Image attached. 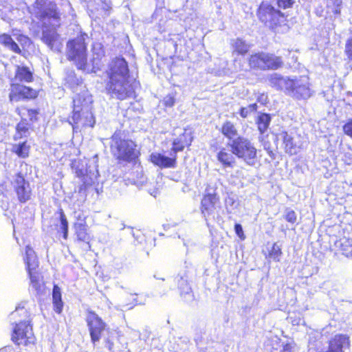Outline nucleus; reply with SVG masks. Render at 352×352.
<instances>
[{
  "instance_id": "53",
  "label": "nucleus",
  "mask_w": 352,
  "mask_h": 352,
  "mask_svg": "<svg viewBox=\"0 0 352 352\" xmlns=\"http://www.w3.org/2000/svg\"><path fill=\"white\" fill-rule=\"evenodd\" d=\"M348 95L352 96V92H349Z\"/></svg>"
},
{
  "instance_id": "5",
  "label": "nucleus",
  "mask_w": 352,
  "mask_h": 352,
  "mask_svg": "<svg viewBox=\"0 0 352 352\" xmlns=\"http://www.w3.org/2000/svg\"><path fill=\"white\" fill-rule=\"evenodd\" d=\"M248 63L250 68L263 71L276 70L283 66L281 56L265 52L251 54L248 58Z\"/></svg>"
},
{
  "instance_id": "44",
  "label": "nucleus",
  "mask_w": 352,
  "mask_h": 352,
  "mask_svg": "<svg viewBox=\"0 0 352 352\" xmlns=\"http://www.w3.org/2000/svg\"><path fill=\"white\" fill-rule=\"evenodd\" d=\"M294 3L293 0H276L278 7L283 9L290 8Z\"/></svg>"
},
{
  "instance_id": "17",
  "label": "nucleus",
  "mask_w": 352,
  "mask_h": 352,
  "mask_svg": "<svg viewBox=\"0 0 352 352\" xmlns=\"http://www.w3.org/2000/svg\"><path fill=\"white\" fill-rule=\"evenodd\" d=\"M170 155L169 157L161 153H153L150 155V160L152 163L162 168H175L176 166L177 155H175L171 151Z\"/></svg>"
},
{
  "instance_id": "14",
  "label": "nucleus",
  "mask_w": 352,
  "mask_h": 352,
  "mask_svg": "<svg viewBox=\"0 0 352 352\" xmlns=\"http://www.w3.org/2000/svg\"><path fill=\"white\" fill-rule=\"evenodd\" d=\"M128 63L123 58H116L109 63L107 74L109 80L129 78Z\"/></svg>"
},
{
  "instance_id": "25",
  "label": "nucleus",
  "mask_w": 352,
  "mask_h": 352,
  "mask_svg": "<svg viewBox=\"0 0 352 352\" xmlns=\"http://www.w3.org/2000/svg\"><path fill=\"white\" fill-rule=\"evenodd\" d=\"M91 109H87L86 110L81 111V120L76 124V130L79 129L80 125L85 127H94L95 124V119Z\"/></svg>"
},
{
  "instance_id": "36",
  "label": "nucleus",
  "mask_w": 352,
  "mask_h": 352,
  "mask_svg": "<svg viewBox=\"0 0 352 352\" xmlns=\"http://www.w3.org/2000/svg\"><path fill=\"white\" fill-rule=\"evenodd\" d=\"M60 229L63 233V238L67 239L68 236V222L66 216L62 210L60 211Z\"/></svg>"
},
{
  "instance_id": "26",
  "label": "nucleus",
  "mask_w": 352,
  "mask_h": 352,
  "mask_svg": "<svg viewBox=\"0 0 352 352\" xmlns=\"http://www.w3.org/2000/svg\"><path fill=\"white\" fill-rule=\"evenodd\" d=\"M0 43L4 45L8 50L15 53L20 54L21 52L19 45L13 41V39L9 34H1Z\"/></svg>"
},
{
  "instance_id": "23",
  "label": "nucleus",
  "mask_w": 352,
  "mask_h": 352,
  "mask_svg": "<svg viewBox=\"0 0 352 352\" xmlns=\"http://www.w3.org/2000/svg\"><path fill=\"white\" fill-rule=\"evenodd\" d=\"M25 263L28 271H34L38 265V262L33 249L29 245L25 248Z\"/></svg>"
},
{
  "instance_id": "11",
  "label": "nucleus",
  "mask_w": 352,
  "mask_h": 352,
  "mask_svg": "<svg viewBox=\"0 0 352 352\" xmlns=\"http://www.w3.org/2000/svg\"><path fill=\"white\" fill-rule=\"evenodd\" d=\"M292 84L289 86L287 93L296 99L306 100L311 96L309 79L306 76L292 78Z\"/></svg>"
},
{
  "instance_id": "28",
  "label": "nucleus",
  "mask_w": 352,
  "mask_h": 352,
  "mask_svg": "<svg viewBox=\"0 0 352 352\" xmlns=\"http://www.w3.org/2000/svg\"><path fill=\"white\" fill-rule=\"evenodd\" d=\"M52 299L54 307V311L58 314L61 313L63 310L61 292L60 288L57 285H55L53 288Z\"/></svg>"
},
{
  "instance_id": "38",
  "label": "nucleus",
  "mask_w": 352,
  "mask_h": 352,
  "mask_svg": "<svg viewBox=\"0 0 352 352\" xmlns=\"http://www.w3.org/2000/svg\"><path fill=\"white\" fill-rule=\"evenodd\" d=\"M257 109V104L256 103L251 104L247 107H241L239 111L240 116L245 118H247L250 113L255 112Z\"/></svg>"
},
{
  "instance_id": "45",
  "label": "nucleus",
  "mask_w": 352,
  "mask_h": 352,
  "mask_svg": "<svg viewBox=\"0 0 352 352\" xmlns=\"http://www.w3.org/2000/svg\"><path fill=\"white\" fill-rule=\"evenodd\" d=\"M27 311L23 307H16L10 315V320H14L18 315H26Z\"/></svg>"
},
{
  "instance_id": "35",
  "label": "nucleus",
  "mask_w": 352,
  "mask_h": 352,
  "mask_svg": "<svg viewBox=\"0 0 352 352\" xmlns=\"http://www.w3.org/2000/svg\"><path fill=\"white\" fill-rule=\"evenodd\" d=\"M281 255L282 251L280 246L278 245L276 243H274L269 253L270 258H272L276 262H278L280 261Z\"/></svg>"
},
{
  "instance_id": "18",
  "label": "nucleus",
  "mask_w": 352,
  "mask_h": 352,
  "mask_svg": "<svg viewBox=\"0 0 352 352\" xmlns=\"http://www.w3.org/2000/svg\"><path fill=\"white\" fill-rule=\"evenodd\" d=\"M192 141V137L190 132L186 130L173 140L172 152L177 155L179 151H182L186 146H190Z\"/></svg>"
},
{
  "instance_id": "50",
  "label": "nucleus",
  "mask_w": 352,
  "mask_h": 352,
  "mask_svg": "<svg viewBox=\"0 0 352 352\" xmlns=\"http://www.w3.org/2000/svg\"><path fill=\"white\" fill-rule=\"evenodd\" d=\"M342 1L340 0H336V3L337 4V8L334 10V13L336 14H338L340 13V8H339L340 5L341 4Z\"/></svg>"
},
{
  "instance_id": "40",
  "label": "nucleus",
  "mask_w": 352,
  "mask_h": 352,
  "mask_svg": "<svg viewBox=\"0 0 352 352\" xmlns=\"http://www.w3.org/2000/svg\"><path fill=\"white\" fill-rule=\"evenodd\" d=\"M345 54L348 58L352 61V31L351 32L350 36L346 41Z\"/></svg>"
},
{
  "instance_id": "9",
  "label": "nucleus",
  "mask_w": 352,
  "mask_h": 352,
  "mask_svg": "<svg viewBox=\"0 0 352 352\" xmlns=\"http://www.w3.org/2000/svg\"><path fill=\"white\" fill-rule=\"evenodd\" d=\"M220 208L219 197L214 190L212 192H210V190H206V192L201 202V211L206 221L210 218L214 219L217 210Z\"/></svg>"
},
{
  "instance_id": "21",
  "label": "nucleus",
  "mask_w": 352,
  "mask_h": 352,
  "mask_svg": "<svg viewBox=\"0 0 352 352\" xmlns=\"http://www.w3.org/2000/svg\"><path fill=\"white\" fill-rule=\"evenodd\" d=\"M234 153L231 149L230 151L223 148L217 153V157L218 161L222 164L224 167H233L236 163V160Z\"/></svg>"
},
{
  "instance_id": "52",
  "label": "nucleus",
  "mask_w": 352,
  "mask_h": 352,
  "mask_svg": "<svg viewBox=\"0 0 352 352\" xmlns=\"http://www.w3.org/2000/svg\"><path fill=\"white\" fill-rule=\"evenodd\" d=\"M10 98L11 100H13V95L12 94H10Z\"/></svg>"
},
{
  "instance_id": "3",
  "label": "nucleus",
  "mask_w": 352,
  "mask_h": 352,
  "mask_svg": "<svg viewBox=\"0 0 352 352\" xmlns=\"http://www.w3.org/2000/svg\"><path fill=\"white\" fill-rule=\"evenodd\" d=\"M87 38L88 35L84 33L68 41L67 56L69 60L74 63L78 69L89 73V71L93 69L87 68V43H85Z\"/></svg>"
},
{
  "instance_id": "8",
  "label": "nucleus",
  "mask_w": 352,
  "mask_h": 352,
  "mask_svg": "<svg viewBox=\"0 0 352 352\" xmlns=\"http://www.w3.org/2000/svg\"><path fill=\"white\" fill-rule=\"evenodd\" d=\"M257 15L263 23L272 28L283 22L285 19V14L267 1L261 3Z\"/></svg>"
},
{
  "instance_id": "29",
  "label": "nucleus",
  "mask_w": 352,
  "mask_h": 352,
  "mask_svg": "<svg viewBox=\"0 0 352 352\" xmlns=\"http://www.w3.org/2000/svg\"><path fill=\"white\" fill-rule=\"evenodd\" d=\"M222 133L228 139L234 140L237 135V130L233 123L230 121H226L221 127Z\"/></svg>"
},
{
  "instance_id": "15",
  "label": "nucleus",
  "mask_w": 352,
  "mask_h": 352,
  "mask_svg": "<svg viewBox=\"0 0 352 352\" xmlns=\"http://www.w3.org/2000/svg\"><path fill=\"white\" fill-rule=\"evenodd\" d=\"M14 190L21 203H25L31 199L32 188L30 183L21 174H18L15 177Z\"/></svg>"
},
{
  "instance_id": "2",
  "label": "nucleus",
  "mask_w": 352,
  "mask_h": 352,
  "mask_svg": "<svg viewBox=\"0 0 352 352\" xmlns=\"http://www.w3.org/2000/svg\"><path fill=\"white\" fill-rule=\"evenodd\" d=\"M110 151L119 162H131L138 157L136 144L126 138L120 131H116L110 139Z\"/></svg>"
},
{
  "instance_id": "51",
  "label": "nucleus",
  "mask_w": 352,
  "mask_h": 352,
  "mask_svg": "<svg viewBox=\"0 0 352 352\" xmlns=\"http://www.w3.org/2000/svg\"><path fill=\"white\" fill-rule=\"evenodd\" d=\"M17 129L21 131H25L28 130V129L23 124H19L17 126Z\"/></svg>"
},
{
  "instance_id": "4",
  "label": "nucleus",
  "mask_w": 352,
  "mask_h": 352,
  "mask_svg": "<svg viewBox=\"0 0 352 352\" xmlns=\"http://www.w3.org/2000/svg\"><path fill=\"white\" fill-rule=\"evenodd\" d=\"M228 146L238 158L242 159L249 166H254L257 161V149L246 138L239 136L230 141Z\"/></svg>"
},
{
  "instance_id": "49",
  "label": "nucleus",
  "mask_w": 352,
  "mask_h": 352,
  "mask_svg": "<svg viewBox=\"0 0 352 352\" xmlns=\"http://www.w3.org/2000/svg\"><path fill=\"white\" fill-rule=\"evenodd\" d=\"M293 346L291 344H286L283 346V352H292Z\"/></svg>"
},
{
  "instance_id": "43",
  "label": "nucleus",
  "mask_w": 352,
  "mask_h": 352,
  "mask_svg": "<svg viewBox=\"0 0 352 352\" xmlns=\"http://www.w3.org/2000/svg\"><path fill=\"white\" fill-rule=\"evenodd\" d=\"M163 104L168 107H171L175 104V98L172 94H168L165 96L162 100Z\"/></svg>"
},
{
  "instance_id": "33",
  "label": "nucleus",
  "mask_w": 352,
  "mask_h": 352,
  "mask_svg": "<svg viewBox=\"0 0 352 352\" xmlns=\"http://www.w3.org/2000/svg\"><path fill=\"white\" fill-rule=\"evenodd\" d=\"M28 274L30 278L31 287L38 293L42 286V281L40 279L39 274L34 271H28Z\"/></svg>"
},
{
  "instance_id": "27",
  "label": "nucleus",
  "mask_w": 352,
  "mask_h": 352,
  "mask_svg": "<svg viewBox=\"0 0 352 352\" xmlns=\"http://www.w3.org/2000/svg\"><path fill=\"white\" fill-rule=\"evenodd\" d=\"M234 52L238 54L245 55L250 50L251 45L247 43L244 40L237 38L232 41V43Z\"/></svg>"
},
{
  "instance_id": "7",
  "label": "nucleus",
  "mask_w": 352,
  "mask_h": 352,
  "mask_svg": "<svg viewBox=\"0 0 352 352\" xmlns=\"http://www.w3.org/2000/svg\"><path fill=\"white\" fill-rule=\"evenodd\" d=\"M80 92L77 93L73 98L74 109L72 116V125L73 131L76 132V124L81 120V111L87 109H91L92 96L87 89L83 88L79 90Z\"/></svg>"
},
{
  "instance_id": "1",
  "label": "nucleus",
  "mask_w": 352,
  "mask_h": 352,
  "mask_svg": "<svg viewBox=\"0 0 352 352\" xmlns=\"http://www.w3.org/2000/svg\"><path fill=\"white\" fill-rule=\"evenodd\" d=\"M31 14L41 23V40L52 50H58L56 29L60 25V14L55 3L48 0H36Z\"/></svg>"
},
{
  "instance_id": "41",
  "label": "nucleus",
  "mask_w": 352,
  "mask_h": 352,
  "mask_svg": "<svg viewBox=\"0 0 352 352\" xmlns=\"http://www.w3.org/2000/svg\"><path fill=\"white\" fill-rule=\"evenodd\" d=\"M285 218L288 222L294 223L296 221L297 216L293 210L287 208L285 212Z\"/></svg>"
},
{
  "instance_id": "16",
  "label": "nucleus",
  "mask_w": 352,
  "mask_h": 352,
  "mask_svg": "<svg viewBox=\"0 0 352 352\" xmlns=\"http://www.w3.org/2000/svg\"><path fill=\"white\" fill-rule=\"evenodd\" d=\"M104 56L103 46L100 43H96L92 46V57L90 63L87 61V68L93 69L89 73H96L100 69V60Z\"/></svg>"
},
{
  "instance_id": "22",
  "label": "nucleus",
  "mask_w": 352,
  "mask_h": 352,
  "mask_svg": "<svg viewBox=\"0 0 352 352\" xmlns=\"http://www.w3.org/2000/svg\"><path fill=\"white\" fill-rule=\"evenodd\" d=\"M65 82V85L72 89L74 92H77L78 90L85 88L82 86L81 80L76 77L73 71L67 73Z\"/></svg>"
},
{
  "instance_id": "32",
  "label": "nucleus",
  "mask_w": 352,
  "mask_h": 352,
  "mask_svg": "<svg viewBox=\"0 0 352 352\" xmlns=\"http://www.w3.org/2000/svg\"><path fill=\"white\" fill-rule=\"evenodd\" d=\"M74 228L78 241H87L89 240L85 225L81 223H75Z\"/></svg>"
},
{
  "instance_id": "12",
  "label": "nucleus",
  "mask_w": 352,
  "mask_h": 352,
  "mask_svg": "<svg viewBox=\"0 0 352 352\" xmlns=\"http://www.w3.org/2000/svg\"><path fill=\"white\" fill-rule=\"evenodd\" d=\"M86 322L89 328L91 342L95 344L101 338L107 324L98 314L93 311H88Z\"/></svg>"
},
{
  "instance_id": "47",
  "label": "nucleus",
  "mask_w": 352,
  "mask_h": 352,
  "mask_svg": "<svg viewBox=\"0 0 352 352\" xmlns=\"http://www.w3.org/2000/svg\"><path fill=\"white\" fill-rule=\"evenodd\" d=\"M234 230L238 236H239L240 238L243 237V231L241 225L236 223L234 226Z\"/></svg>"
},
{
  "instance_id": "37",
  "label": "nucleus",
  "mask_w": 352,
  "mask_h": 352,
  "mask_svg": "<svg viewBox=\"0 0 352 352\" xmlns=\"http://www.w3.org/2000/svg\"><path fill=\"white\" fill-rule=\"evenodd\" d=\"M176 280L178 283V287L181 290V294H188L191 289L189 287L187 280L182 276L177 277Z\"/></svg>"
},
{
  "instance_id": "34",
  "label": "nucleus",
  "mask_w": 352,
  "mask_h": 352,
  "mask_svg": "<svg viewBox=\"0 0 352 352\" xmlns=\"http://www.w3.org/2000/svg\"><path fill=\"white\" fill-rule=\"evenodd\" d=\"M15 90L24 98H34L36 96V93L32 89L23 85H16L14 87Z\"/></svg>"
},
{
  "instance_id": "10",
  "label": "nucleus",
  "mask_w": 352,
  "mask_h": 352,
  "mask_svg": "<svg viewBox=\"0 0 352 352\" xmlns=\"http://www.w3.org/2000/svg\"><path fill=\"white\" fill-rule=\"evenodd\" d=\"M12 335V340L17 345H28L33 343L34 338L33 336L32 327L29 324V321H21L16 323Z\"/></svg>"
},
{
  "instance_id": "20",
  "label": "nucleus",
  "mask_w": 352,
  "mask_h": 352,
  "mask_svg": "<svg viewBox=\"0 0 352 352\" xmlns=\"http://www.w3.org/2000/svg\"><path fill=\"white\" fill-rule=\"evenodd\" d=\"M349 346V337L345 335H336L329 342V350L331 352H343L342 349Z\"/></svg>"
},
{
  "instance_id": "46",
  "label": "nucleus",
  "mask_w": 352,
  "mask_h": 352,
  "mask_svg": "<svg viewBox=\"0 0 352 352\" xmlns=\"http://www.w3.org/2000/svg\"><path fill=\"white\" fill-rule=\"evenodd\" d=\"M343 130L347 135L352 138V118L343 126Z\"/></svg>"
},
{
  "instance_id": "31",
  "label": "nucleus",
  "mask_w": 352,
  "mask_h": 352,
  "mask_svg": "<svg viewBox=\"0 0 352 352\" xmlns=\"http://www.w3.org/2000/svg\"><path fill=\"white\" fill-rule=\"evenodd\" d=\"M12 151L19 157L25 158L29 155L30 146L26 142L14 144L12 146Z\"/></svg>"
},
{
  "instance_id": "6",
  "label": "nucleus",
  "mask_w": 352,
  "mask_h": 352,
  "mask_svg": "<svg viewBox=\"0 0 352 352\" xmlns=\"http://www.w3.org/2000/svg\"><path fill=\"white\" fill-rule=\"evenodd\" d=\"M129 78L109 80L106 84V89L112 98L125 100L134 96V88L129 82Z\"/></svg>"
},
{
  "instance_id": "48",
  "label": "nucleus",
  "mask_w": 352,
  "mask_h": 352,
  "mask_svg": "<svg viewBox=\"0 0 352 352\" xmlns=\"http://www.w3.org/2000/svg\"><path fill=\"white\" fill-rule=\"evenodd\" d=\"M105 346L106 347H107L109 349V351H112L113 350V341L110 339V338H107L106 340H105Z\"/></svg>"
},
{
  "instance_id": "13",
  "label": "nucleus",
  "mask_w": 352,
  "mask_h": 352,
  "mask_svg": "<svg viewBox=\"0 0 352 352\" xmlns=\"http://www.w3.org/2000/svg\"><path fill=\"white\" fill-rule=\"evenodd\" d=\"M277 138L282 140L285 151L288 154H297L303 146L302 138L296 133L282 131L278 134Z\"/></svg>"
},
{
  "instance_id": "39",
  "label": "nucleus",
  "mask_w": 352,
  "mask_h": 352,
  "mask_svg": "<svg viewBox=\"0 0 352 352\" xmlns=\"http://www.w3.org/2000/svg\"><path fill=\"white\" fill-rule=\"evenodd\" d=\"M259 142L261 143L264 150H265L267 154L271 157L272 160L275 159V154L271 149V144L270 142L264 140L263 136L258 138Z\"/></svg>"
},
{
  "instance_id": "19",
  "label": "nucleus",
  "mask_w": 352,
  "mask_h": 352,
  "mask_svg": "<svg viewBox=\"0 0 352 352\" xmlns=\"http://www.w3.org/2000/svg\"><path fill=\"white\" fill-rule=\"evenodd\" d=\"M291 79L292 78L283 77L276 73L272 74L268 76L269 83L271 87H274L277 90L284 89L286 92L289 86L292 84Z\"/></svg>"
},
{
  "instance_id": "30",
  "label": "nucleus",
  "mask_w": 352,
  "mask_h": 352,
  "mask_svg": "<svg viewBox=\"0 0 352 352\" xmlns=\"http://www.w3.org/2000/svg\"><path fill=\"white\" fill-rule=\"evenodd\" d=\"M270 122L271 117L269 114L263 113L258 116L256 123L261 134H263L267 130Z\"/></svg>"
},
{
  "instance_id": "24",
  "label": "nucleus",
  "mask_w": 352,
  "mask_h": 352,
  "mask_svg": "<svg viewBox=\"0 0 352 352\" xmlns=\"http://www.w3.org/2000/svg\"><path fill=\"white\" fill-rule=\"evenodd\" d=\"M32 79V73L28 67L20 66L16 67L14 76V80L16 81L30 82Z\"/></svg>"
},
{
  "instance_id": "42",
  "label": "nucleus",
  "mask_w": 352,
  "mask_h": 352,
  "mask_svg": "<svg viewBox=\"0 0 352 352\" xmlns=\"http://www.w3.org/2000/svg\"><path fill=\"white\" fill-rule=\"evenodd\" d=\"M225 206L228 212L231 213L232 210L236 208V202L234 198L228 197L225 199Z\"/></svg>"
}]
</instances>
